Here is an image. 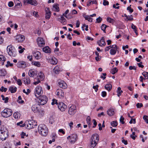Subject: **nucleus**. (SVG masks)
Instances as JSON below:
<instances>
[{"mask_svg":"<svg viewBox=\"0 0 148 148\" xmlns=\"http://www.w3.org/2000/svg\"><path fill=\"white\" fill-rule=\"evenodd\" d=\"M38 129L39 134L42 136H46L48 134V129L45 125H40L38 127Z\"/></svg>","mask_w":148,"mask_h":148,"instance_id":"nucleus-1","label":"nucleus"},{"mask_svg":"<svg viewBox=\"0 0 148 148\" xmlns=\"http://www.w3.org/2000/svg\"><path fill=\"white\" fill-rule=\"evenodd\" d=\"M110 47L112 48L110 50V54L111 55H115L117 49H118L117 45H114L107 47L105 48V51H108L110 49Z\"/></svg>","mask_w":148,"mask_h":148,"instance_id":"nucleus-2","label":"nucleus"},{"mask_svg":"<svg viewBox=\"0 0 148 148\" xmlns=\"http://www.w3.org/2000/svg\"><path fill=\"white\" fill-rule=\"evenodd\" d=\"M12 113V111L11 110L6 108L2 111L1 114L2 116L7 118L10 116Z\"/></svg>","mask_w":148,"mask_h":148,"instance_id":"nucleus-3","label":"nucleus"},{"mask_svg":"<svg viewBox=\"0 0 148 148\" xmlns=\"http://www.w3.org/2000/svg\"><path fill=\"white\" fill-rule=\"evenodd\" d=\"M7 49L9 55L12 57H15L16 56V52L14 51L11 45H8L7 47Z\"/></svg>","mask_w":148,"mask_h":148,"instance_id":"nucleus-4","label":"nucleus"},{"mask_svg":"<svg viewBox=\"0 0 148 148\" xmlns=\"http://www.w3.org/2000/svg\"><path fill=\"white\" fill-rule=\"evenodd\" d=\"M3 131V129H2V127L0 130L1 133H0V139L2 140H5L6 139L8 136L7 132L5 131Z\"/></svg>","mask_w":148,"mask_h":148,"instance_id":"nucleus-5","label":"nucleus"},{"mask_svg":"<svg viewBox=\"0 0 148 148\" xmlns=\"http://www.w3.org/2000/svg\"><path fill=\"white\" fill-rule=\"evenodd\" d=\"M40 101H38L39 105H43L46 104L48 100V98L45 96H42L39 97Z\"/></svg>","mask_w":148,"mask_h":148,"instance_id":"nucleus-6","label":"nucleus"},{"mask_svg":"<svg viewBox=\"0 0 148 148\" xmlns=\"http://www.w3.org/2000/svg\"><path fill=\"white\" fill-rule=\"evenodd\" d=\"M43 92L42 87L40 86H38L36 88V91L35 92V96L38 98L42 95Z\"/></svg>","mask_w":148,"mask_h":148,"instance_id":"nucleus-7","label":"nucleus"},{"mask_svg":"<svg viewBox=\"0 0 148 148\" xmlns=\"http://www.w3.org/2000/svg\"><path fill=\"white\" fill-rule=\"evenodd\" d=\"M58 107L59 109L62 112L64 111L67 108L66 105L62 102L59 103Z\"/></svg>","mask_w":148,"mask_h":148,"instance_id":"nucleus-8","label":"nucleus"},{"mask_svg":"<svg viewBox=\"0 0 148 148\" xmlns=\"http://www.w3.org/2000/svg\"><path fill=\"white\" fill-rule=\"evenodd\" d=\"M76 112V107L74 105L72 106L69 109V113L71 115H73Z\"/></svg>","mask_w":148,"mask_h":148,"instance_id":"nucleus-9","label":"nucleus"},{"mask_svg":"<svg viewBox=\"0 0 148 148\" xmlns=\"http://www.w3.org/2000/svg\"><path fill=\"white\" fill-rule=\"evenodd\" d=\"M56 93L57 95L60 98H63L64 97V92L61 89H57L56 91Z\"/></svg>","mask_w":148,"mask_h":148,"instance_id":"nucleus-10","label":"nucleus"},{"mask_svg":"<svg viewBox=\"0 0 148 148\" xmlns=\"http://www.w3.org/2000/svg\"><path fill=\"white\" fill-rule=\"evenodd\" d=\"M59 86L63 89H66L67 88V86L66 83L63 80L58 81Z\"/></svg>","mask_w":148,"mask_h":148,"instance_id":"nucleus-11","label":"nucleus"},{"mask_svg":"<svg viewBox=\"0 0 148 148\" xmlns=\"http://www.w3.org/2000/svg\"><path fill=\"white\" fill-rule=\"evenodd\" d=\"M38 44L40 47H42L45 44V41L42 38H38L37 39Z\"/></svg>","mask_w":148,"mask_h":148,"instance_id":"nucleus-12","label":"nucleus"},{"mask_svg":"<svg viewBox=\"0 0 148 148\" xmlns=\"http://www.w3.org/2000/svg\"><path fill=\"white\" fill-rule=\"evenodd\" d=\"M34 57L36 59H38L41 57L40 53L37 51H33V52Z\"/></svg>","mask_w":148,"mask_h":148,"instance_id":"nucleus-13","label":"nucleus"},{"mask_svg":"<svg viewBox=\"0 0 148 148\" xmlns=\"http://www.w3.org/2000/svg\"><path fill=\"white\" fill-rule=\"evenodd\" d=\"M45 11L46 12L45 18L46 19H49L51 15V12L50 11V9L49 8H46Z\"/></svg>","mask_w":148,"mask_h":148,"instance_id":"nucleus-14","label":"nucleus"},{"mask_svg":"<svg viewBox=\"0 0 148 148\" xmlns=\"http://www.w3.org/2000/svg\"><path fill=\"white\" fill-rule=\"evenodd\" d=\"M24 2L25 4L26 3H29L35 6L37 4L35 0H24Z\"/></svg>","mask_w":148,"mask_h":148,"instance_id":"nucleus-15","label":"nucleus"},{"mask_svg":"<svg viewBox=\"0 0 148 148\" xmlns=\"http://www.w3.org/2000/svg\"><path fill=\"white\" fill-rule=\"evenodd\" d=\"M97 43L100 47H103L106 45L104 41V38L102 37L101 39L97 42Z\"/></svg>","mask_w":148,"mask_h":148,"instance_id":"nucleus-16","label":"nucleus"},{"mask_svg":"<svg viewBox=\"0 0 148 148\" xmlns=\"http://www.w3.org/2000/svg\"><path fill=\"white\" fill-rule=\"evenodd\" d=\"M36 71L35 70L33 71L32 69L30 70L28 73L29 76L31 77L36 76Z\"/></svg>","mask_w":148,"mask_h":148,"instance_id":"nucleus-17","label":"nucleus"},{"mask_svg":"<svg viewBox=\"0 0 148 148\" xmlns=\"http://www.w3.org/2000/svg\"><path fill=\"white\" fill-rule=\"evenodd\" d=\"M91 139L92 141L95 140V142L98 143L99 139V136L97 134H94L92 136Z\"/></svg>","mask_w":148,"mask_h":148,"instance_id":"nucleus-18","label":"nucleus"},{"mask_svg":"<svg viewBox=\"0 0 148 148\" xmlns=\"http://www.w3.org/2000/svg\"><path fill=\"white\" fill-rule=\"evenodd\" d=\"M25 62L23 61H20L18 62L17 64L18 67H22L25 68L27 66Z\"/></svg>","mask_w":148,"mask_h":148,"instance_id":"nucleus-19","label":"nucleus"},{"mask_svg":"<svg viewBox=\"0 0 148 148\" xmlns=\"http://www.w3.org/2000/svg\"><path fill=\"white\" fill-rule=\"evenodd\" d=\"M107 114L110 116H112L114 114V110L112 108L108 109L107 111Z\"/></svg>","mask_w":148,"mask_h":148,"instance_id":"nucleus-20","label":"nucleus"},{"mask_svg":"<svg viewBox=\"0 0 148 148\" xmlns=\"http://www.w3.org/2000/svg\"><path fill=\"white\" fill-rule=\"evenodd\" d=\"M77 136L76 134H73L71 136V140L70 142L72 143H74L77 140Z\"/></svg>","mask_w":148,"mask_h":148,"instance_id":"nucleus-21","label":"nucleus"},{"mask_svg":"<svg viewBox=\"0 0 148 148\" xmlns=\"http://www.w3.org/2000/svg\"><path fill=\"white\" fill-rule=\"evenodd\" d=\"M42 50L45 53H50L51 52L50 48L48 46L43 48H42Z\"/></svg>","mask_w":148,"mask_h":148,"instance_id":"nucleus-22","label":"nucleus"},{"mask_svg":"<svg viewBox=\"0 0 148 148\" xmlns=\"http://www.w3.org/2000/svg\"><path fill=\"white\" fill-rule=\"evenodd\" d=\"M58 21L62 24L64 25V23L66 22V20L63 16H61L60 18H58Z\"/></svg>","mask_w":148,"mask_h":148,"instance_id":"nucleus-23","label":"nucleus"},{"mask_svg":"<svg viewBox=\"0 0 148 148\" xmlns=\"http://www.w3.org/2000/svg\"><path fill=\"white\" fill-rule=\"evenodd\" d=\"M17 90L16 87H14V86H11L9 88V90L12 93H14Z\"/></svg>","mask_w":148,"mask_h":148,"instance_id":"nucleus-24","label":"nucleus"},{"mask_svg":"<svg viewBox=\"0 0 148 148\" xmlns=\"http://www.w3.org/2000/svg\"><path fill=\"white\" fill-rule=\"evenodd\" d=\"M51 63L53 65L56 64L58 62L57 59L55 57L52 58L50 61Z\"/></svg>","mask_w":148,"mask_h":148,"instance_id":"nucleus-25","label":"nucleus"},{"mask_svg":"<svg viewBox=\"0 0 148 148\" xmlns=\"http://www.w3.org/2000/svg\"><path fill=\"white\" fill-rule=\"evenodd\" d=\"M60 71V69L58 66H56L53 69V71L56 74L59 73Z\"/></svg>","mask_w":148,"mask_h":148,"instance_id":"nucleus-26","label":"nucleus"},{"mask_svg":"<svg viewBox=\"0 0 148 148\" xmlns=\"http://www.w3.org/2000/svg\"><path fill=\"white\" fill-rule=\"evenodd\" d=\"M97 143L95 142V140L91 141L90 143V148H94L96 145Z\"/></svg>","mask_w":148,"mask_h":148,"instance_id":"nucleus-27","label":"nucleus"},{"mask_svg":"<svg viewBox=\"0 0 148 148\" xmlns=\"http://www.w3.org/2000/svg\"><path fill=\"white\" fill-rule=\"evenodd\" d=\"M105 88L109 91L112 88V85L110 84H107L105 86Z\"/></svg>","mask_w":148,"mask_h":148,"instance_id":"nucleus-28","label":"nucleus"},{"mask_svg":"<svg viewBox=\"0 0 148 148\" xmlns=\"http://www.w3.org/2000/svg\"><path fill=\"white\" fill-rule=\"evenodd\" d=\"M6 74V71L5 69L0 70V75L5 76Z\"/></svg>","mask_w":148,"mask_h":148,"instance_id":"nucleus-29","label":"nucleus"},{"mask_svg":"<svg viewBox=\"0 0 148 148\" xmlns=\"http://www.w3.org/2000/svg\"><path fill=\"white\" fill-rule=\"evenodd\" d=\"M32 111H34V112H37L38 111L37 105L34 104L33 105L32 107Z\"/></svg>","mask_w":148,"mask_h":148,"instance_id":"nucleus-30","label":"nucleus"},{"mask_svg":"<svg viewBox=\"0 0 148 148\" xmlns=\"http://www.w3.org/2000/svg\"><path fill=\"white\" fill-rule=\"evenodd\" d=\"M117 92L118 97H119L121 95L122 93L123 92V91L121 90V88L120 87L118 88Z\"/></svg>","mask_w":148,"mask_h":148,"instance_id":"nucleus-31","label":"nucleus"},{"mask_svg":"<svg viewBox=\"0 0 148 148\" xmlns=\"http://www.w3.org/2000/svg\"><path fill=\"white\" fill-rule=\"evenodd\" d=\"M131 27L132 28V29H134V31L136 35H138V32L137 30V28H136V27L135 25H134V24H132V26H131Z\"/></svg>","mask_w":148,"mask_h":148,"instance_id":"nucleus-32","label":"nucleus"},{"mask_svg":"<svg viewBox=\"0 0 148 148\" xmlns=\"http://www.w3.org/2000/svg\"><path fill=\"white\" fill-rule=\"evenodd\" d=\"M20 113L18 112H15L13 114V116L15 119H18V117L20 118Z\"/></svg>","mask_w":148,"mask_h":148,"instance_id":"nucleus-33","label":"nucleus"},{"mask_svg":"<svg viewBox=\"0 0 148 148\" xmlns=\"http://www.w3.org/2000/svg\"><path fill=\"white\" fill-rule=\"evenodd\" d=\"M6 58L3 55H0V61H3L2 63V65H3L4 64V62L5 61Z\"/></svg>","mask_w":148,"mask_h":148,"instance_id":"nucleus-34","label":"nucleus"},{"mask_svg":"<svg viewBox=\"0 0 148 148\" xmlns=\"http://www.w3.org/2000/svg\"><path fill=\"white\" fill-rule=\"evenodd\" d=\"M24 83L25 84H29L30 83V80L29 77L25 79L24 80Z\"/></svg>","mask_w":148,"mask_h":148,"instance_id":"nucleus-35","label":"nucleus"},{"mask_svg":"<svg viewBox=\"0 0 148 148\" xmlns=\"http://www.w3.org/2000/svg\"><path fill=\"white\" fill-rule=\"evenodd\" d=\"M118 69L116 68H114L112 69L110 71V72L113 74H114L118 71Z\"/></svg>","mask_w":148,"mask_h":148,"instance_id":"nucleus-36","label":"nucleus"},{"mask_svg":"<svg viewBox=\"0 0 148 148\" xmlns=\"http://www.w3.org/2000/svg\"><path fill=\"white\" fill-rule=\"evenodd\" d=\"M17 38L20 39L21 41H23L25 39V37L22 35H19L17 36Z\"/></svg>","mask_w":148,"mask_h":148,"instance_id":"nucleus-37","label":"nucleus"},{"mask_svg":"<svg viewBox=\"0 0 148 148\" xmlns=\"http://www.w3.org/2000/svg\"><path fill=\"white\" fill-rule=\"evenodd\" d=\"M91 120V118H90L89 116H88L86 119V121L87 124L88 125V127H89L91 125V123L90 122V121Z\"/></svg>","mask_w":148,"mask_h":148,"instance_id":"nucleus-38","label":"nucleus"},{"mask_svg":"<svg viewBox=\"0 0 148 148\" xmlns=\"http://www.w3.org/2000/svg\"><path fill=\"white\" fill-rule=\"evenodd\" d=\"M53 8L55 9V10L57 12L59 11V8L58 4H55L53 5Z\"/></svg>","mask_w":148,"mask_h":148,"instance_id":"nucleus-39","label":"nucleus"},{"mask_svg":"<svg viewBox=\"0 0 148 148\" xmlns=\"http://www.w3.org/2000/svg\"><path fill=\"white\" fill-rule=\"evenodd\" d=\"M107 21L108 22L112 23H113L114 22V21L113 19L109 17L107 18Z\"/></svg>","mask_w":148,"mask_h":148,"instance_id":"nucleus-40","label":"nucleus"},{"mask_svg":"<svg viewBox=\"0 0 148 148\" xmlns=\"http://www.w3.org/2000/svg\"><path fill=\"white\" fill-rule=\"evenodd\" d=\"M38 76L39 78L43 79L44 77V74L41 72H40L38 73Z\"/></svg>","mask_w":148,"mask_h":148,"instance_id":"nucleus-41","label":"nucleus"},{"mask_svg":"<svg viewBox=\"0 0 148 148\" xmlns=\"http://www.w3.org/2000/svg\"><path fill=\"white\" fill-rule=\"evenodd\" d=\"M111 124L112 126L116 127L117 126L118 123L116 121H114L111 122Z\"/></svg>","mask_w":148,"mask_h":148,"instance_id":"nucleus-42","label":"nucleus"},{"mask_svg":"<svg viewBox=\"0 0 148 148\" xmlns=\"http://www.w3.org/2000/svg\"><path fill=\"white\" fill-rule=\"evenodd\" d=\"M32 64L38 67H39L40 66V64L39 62H32Z\"/></svg>","mask_w":148,"mask_h":148,"instance_id":"nucleus-43","label":"nucleus"},{"mask_svg":"<svg viewBox=\"0 0 148 148\" xmlns=\"http://www.w3.org/2000/svg\"><path fill=\"white\" fill-rule=\"evenodd\" d=\"M106 27L107 26L105 24H102L101 27V29L104 32H106Z\"/></svg>","mask_w":148,"mask_h":148,"instance_id":"nucleus-44","label":"nucleus"},{"mask_svg":"<svg viewBox=\"0 0 148 148\" xmlns=\"http://www.w3.org/2000/svg\"><path fill=\"white\" fill-rule=\"evenodd\" d=\"M22 98L21 96H20L18 97V100L17 101L19 103H24V101L23 100H21Z\"/></svg>","mask_w":148,"mask_h":148,"instance_id":"nucleus-45","label":"nucleus"},{"mask_svg":"<svg viewBox=\"0 0 148 148\" xmlns=\"http://www.w3.org/2000/svg\"><path fill=\"white\" fill-rule=\"evenodd\" d=\"M124 118L122 116H121L120 119V121L123 124H124L125 123V122L124 121Z\"/></svg>","mask_w":148,"mask_h":148,"instance_id":"nucleus-46","label":"nucleus"},{"mask_svg":"<svg viewBox=\"0 0 148 148\" xmlns=\"http://www.w3.org/2000/svg\"><path fill=\"white\" fill-rule=\"evenodd\" d=\"M143 119L147 123H148V116H147L146 115L144 116Z\"/></svg>","mask_w":148,"mask_h":148,"instance_id":"nucleus-47","label":"nucleus"},{"mask_svg":"<svg viewBox=\"0 0 148 148\" xmlns=\"http://www.w3.org/2000/svg\"><path fill=\"white\" fill-rule=\"evenodd\" d=\"M27 127L28 129H30L34 128V126L33 125V124H28L27 125Z\"/></svg>","mask_w":148,"mask_h":148,"instance_id":"nucleus-48","label":"nucleus"},{"mask_svg":"<svg viewBox=\"0 0 148 148\" xmlns=\"http://www.w3.org/2000/svg\"><path fill=\"white\" fill-rule=\"evenodd\" d=\"M54 104H56L58 105V104L57 102V100L55 99H53L52 100V102L51 103V104L52 105H54Z\"/></svg>","mask_w":148,"mask_h":148,"instance_id":"nucleus-49","label":"nucleus"},{"mask_svg":"<svg viewBox=\"0 0 148 148\" xmlns=\"http://www.w3.org/2000/svg\"><path fill=\"white\" fill-rule=\"evenodd\" d=\"M7 90V88H4L3 86H1V88H0V90L1 92L4 91V92H6Z\"/></svg>","mask_w":148,"mask_h":148,"instance_id":"nucleus-50","label":"nucleus"},{"mask_svg":"<svg viewBox=\"0 0 148 148\" xmlns=\"http://www.w3.org/2000/svg\"><path fill=\"white\" fill-rule=\"evenodd\" d=\"M142 75L145 77H147V79L148 78V73L147 72H144L142 73Z\"/></svg>","mask_w":148,"mask_h":148,"instance_id":"nucleus-51","label":"nucleus"},{"mask_svg":"<svg viewBox=\"0 0 148 148\" xmlns=\"http://www.w3.org/2000/svg\"><path fill=\"white\" fill-rule=\"evenodd\" d=\"M27 92H26V91H25V89H24L23 90V92L24 93H26V95H28V94L29 93H30V90L29 89H27Z\"/></svg>","mask_w":148,"mask_h":148,"instance_id":"nucleus-52","label":"nucleus"},{"mask_svg":"<svg viewBox=\"0 0 148 148\" xmlns=\"http://www.w3.org/2000/svg\"><path fill=\"white\" fill-rule=\"evenodd\" d=\"M102 20V18H101L100 17H99L96 19V22H97V23H100Z\"/></svg>","mask_w":148,"mask_h":148,"instance_id":"nucleus-53","label":"nucleus"},{"mask_svg":"<svg viewBox=\"0 0 148 148\" xmlns=\"http://www.w3.org/2000/svg\"><path fill=\"white\" fill-rule=\"evenodd\" d=\"M130 5V6H131ZM127 10H129L130 13H132L133 11V10L131 8L130 6L128 7L127 8Z\"/></svg>","mask_w":148,"mask_h":148,"instance_id":"nucleus-54","label":"nucleus"},{"mask_svg":"<svg viewBox=\"0 0 148 148\" xmlns=\"http://www.w3.org/2000/svg\"><path fill=\"white\" fill-rule=\"evenodd\" d=\"M103 4L104 5H109V2L106 0H103Z\"/></svg>","mask_w":148,"mask_h":148,"instance_id":"nucleus-55","label":"nucleus"},{"mask_svg":"<svg viewBox=\"0 0 148 148\" xmlns=\"http://www.w3.org/2000/svg\"><path fill=\"white\" fill-rule=\"evenodd\" d=\"M83 16L84 18H85L86 20H88V19L90 17L89 16L86 15L85 14H83Z\"/></svg>","mask_w":148,"mask_h":148,"instance_id":"nucleus-56","label":"nucleus"},{"mask_svg":"<svg viewBox=\"0 0 148 148\" xmlns=\"http://www.w3.org/2000/svg\"><path fill=\"white\" fill-rule=\"evenodd\" d=\"M10 65L11 66H13V64L10 63L9 61L7 62V64H6L5 66L6 67H8L9 65Z\"/></svg>","mask_w":148,"mask_h":148,"instance_id":"nucleus-57","label":"nucleus"},{"mask_svg":"<svg viewBox=\"0 0 148 148\" xmlns=\"http://www.w3.org/2000/svg\"><path fill=\"white\" fill-rule=\"evenodd\" d=\"M99 87V86L98 85H96L95 86H93V88L95 89V91L96 92H97L98 90V88Z\"/></svg>","mask_w":148,"mask_h":148,"instance_id":"nucleus-58","label":"nucleus"},{"mask_svg":"<svg viewBox=\"0 0 148 148\" xmlns=\"http://www.w3.org/2000/svg\"><path fill=\"white\" fill-rule=\"evenodd\" d=\"M14 5V3L12 1H10L8 3V5L9 7H12Z\"/></svg>","mask_w":148,"mask_h":148,"instance_id":"nucleus-59","label":"nucleus"},{"mask_svg":"<svg viewBox=\"0 0 148 148\" xmlns=\"http://www.w3.org/2000/svg\"><path fill=\"white\" fill-rule=\"evenodd\" d=\"M93 124H94V125L92 127L93 128H94L97 125V123L95 120L94 119L93 120Z\"/></svg>","mask_w":148,"mask_h":148,"instance_id":"nucleus-60","label":"nucleus"},{"mask_svg":"<svg viewBox=\"0 0 148 148\" xmlns=\"http://www.w3.org/2000/svg\"><path fill=\"white\" fill-rule=\"evenodd\" d=\"M59 49L58 48H57V47L54 50V52L55 54H57L58 55H59L60 54H59L58 53V52L59 51Z\"/></svg>","mask_w":148,"mask_h":148,"instance_id":"nucleus-61","label":"nucleus"},{"mask_svg":"<svg viewBox=\"0 0 148 148\" xmlns=\"http://www.w3.org/2000/svg\"><path fill=\"white\" fill-rule=\"evenodd\" d=\"M129 18L127 19V21H132L133 20V18L132 15L129 16H128Z\"/></svg>","mask_w":148,"mask_h":148,"instance_id":"nucleus-62","label":"nucleus"},{"mask_svg":"<svg viewBox=\"0 0 148 148\" xmlns=\"http://www.w3.org/2000/svg\"><path fill=\"white\" fill-rule=\"evenodd\" d=\"M49 121L50 123L52 124L54 121L53 118L52 117H50L49 119Z\"/></svg>","mask_w":148,"mask_h":148,"instance_id":"nucleus-63","label":"nucleus"},{"mask_svg":"<svg viewBox=\"0 0 148 148\" xmlns=\"http://www.w3.org/2000/svg\"><path fill=\"white\" fill-rule=\"evenodd\" d=\"M106 92L105 91H103L102 92V95L101 96L103 97H104L106 96Z\"/></svg>","mask_w":148,"mask_h":148,"instance_id":"nucleus-64","label":"nucleus"}]
</instances>
